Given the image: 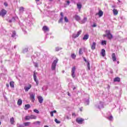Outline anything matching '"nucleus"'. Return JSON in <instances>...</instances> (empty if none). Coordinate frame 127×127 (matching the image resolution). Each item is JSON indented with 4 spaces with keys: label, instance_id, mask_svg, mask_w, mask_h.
<instances>
[{
    "label": "nucleus",
    "instance_id": "1",
    "mask_svg": "<svg viewBox=\"0 0 127 127\" xmlns=\"http://www.w3.org/2000/svg\"><path fill=\"white\" fill-rule=\"evenodd\" d=\"M59 60L57 58H56V60L54 61L53 64H52V70H54L56 69V66L57 65V63L58 62Z\"/></svg>",
    "mask_w": 127,
    "mask_h": 127
},
{
    "label": "nucleus",
    "instance_id": "2",
    "mask_svg": "<svg viewBox=\"0 0 127 127\" xmlns=\"http://www.w3.org/2000/svg\"><path fill=\"white\" fill-rule=\"evenodd\" d=\"M106 34H107V38L108 39H109L111 40V39H113V36L112 34H111V31L109 30H106L105 31Z\"/></svg>",
    "mask_w": 127,
    "mask_h": 127
},
{
    "label": "nucleus",
    "instance_id": "3",
    "mask_svg": "<svg viewBox=\"0 0 127 127\" xmlns=\"http://www.w3.org/2000/svg\"><path fill=\"white\" fill-rule=\"evenodd\" d=\"M6 13H7V11H6L4 9H2L0 11V16H1L2 17H4Z\"/></svg>",
    "mask_w": 127,
    "mask_h": 127
},
{
    "label": "nucleus",
    "instance_id": "4",
    "mask_svg": "<svg viewBox=\"0 0 127 127\" xmlns=\"http://www.w3.org/2000/svg\"><path fill=\"white\" fill-rule=\"evenodd\" d=\"M75 71H76V66H73L71 68V76L72 78H75Z\"/></svg>",
    "mask_w": 127,
    "mask_h": 127
},
{
    "label": "nucleus",
    "instance_id": "5",
    "mask_svg": "<svg viewBox=\"0 0 127 127\" xmlns=\"http://www.w3.org/2000/svg\"><path fill=\"white\" fill-rule=\"evenodd\" d=\"M84 121V119L83 118H76V123H77V124H79V125H82Z\"/></svg>",
    "mask_w": 127,
    "mask_h": 127
},
{
    "label": "nucleus",
    "instance_id": "6",
    "mask_svg": "<svg viewBox=\"0 0 127 127\" xmlns=\"http://www.w3.org/2000/svg\"><path fill=\"white\" fill-rule=\"evenodd\" d=\"M82 33V30H79L77 32V34H73L72 35V38H77V37H79V36Z\"/></svg>",
    "mask_w": 127,
    "mask_h": 127
},
{
    "label": "nucleus",
    "instance_id": "7",
    "mask_svg": "<svg viewBox=\"0 0 127 127\" xmlns=\"http://www.w3.org/2000/svg\"><path fill=\"white\" fill-rule=\"evenodd\" d=\"M96 15H98L99 17H102L104 15V12L102 10H100L98 13L96 14Z\"/></svg>",
    "mask_w": 127,
    "mask_h": 127
},
{
    "label": "nucleus",
    "instance_id": "8",
    "mask_svg": "<svg viewBox=\"0 0 127 127\" xmlns=\"http://www.w3.org/2000/svg\"><path fill=\"white\" fill-rule=\"evenodd\" d=\"M61 17L60 18V19L58 21L59 23H61V22H63V19H64V15L63 14V12H62L61 13Z\"/></svg>",
    "mask_w": 127,
    "mask_h": 127
},
{
    "label": "nucleus",
    "instance_id": "9",
    "mask_svg": "<svg viewBox=\"0 0 127 127\" xmlns=\"http://www.w3.org/2000/svg\"><path fill=\"white\" fill-rule=\"evenodd\" d=\"M33 78H34V80L35 81V82H36V85L37 86H38V84H39L38 80H37V77H36V74H35V72H34V74H33Z\"/></svg>",
    "mask_w": 127,
    "mask_h": 127
},
{
    "label": "nucleus",
    "instance_id": "10",
    "mask_svg": "<svg viewBox=\"0 0 127 127\" xmlns=\"http://www.w3.org/2000/svg\"><path fill=\"white\" fill-rule=\"evenodd\" d=\"M33 78H34V80L35 81V82H36V85L37 86H38V84H39L38 80H37V77H36V74H35V72H34V74H33Z\"/></svg>",
    "mask_w": 127,
    "mask_h": 127
},
{
    "label": "nucleus",
    "instance_id": "11",
    "mask_svg": "<svg viewBox=\"0 0 127 127\" xmlns=\"http://www.w3.org/2000/svg\"><path fill=\"white\" fill-rule=\"evenodd\" d=\"M31 84H29L28 86H25L24 87V90L25 92H28V90H30L31 89Z\"/></svg>",
    "mask_w": 127,
    "mask_h": 127
},
{
    "label": "nucleus",
    "instance_id": "12",
    "mask_svg": "<svg viewBox=\"0 0 127 127\" xmlns=\"http://www.w3.org/2000/svg\"><path fill=\"white\" fill-rule=\"evenodd\" d=\"M42 30L45 32H47V31H49V28L47 26H44L42 28Z\"/></svg>",
    "mask_w": 127,
    "mask_h": 127
},
{
    "label": "nucleus",
    "instance_id": "13",
    "mask_svg": "<svg viewBox=\"0 0 127 127\" xmlns=\"http://www.w3.org/2000/svg\"><path fill=\"white\" fill-rule=\"evenodd\" d=\"M112 60L114 62L117 61V57H116V54L113 53L112 55Z\"/></svg>",
    "mask_w": 127,
    "mask_h": 127
},
{
    "label": "nucleus",
    "instance_id": "14",
    "mask_svg": "<svg viewBox=\"0 0 127 127\" xmlns=\"http://www.w3.org/2000/svg\"><path fill=\"white\" fill-rule=\"evenodd\" d=\"M30 98L32 100V102H34V101H35V94H31Z\"/></svg>",
    "mask_w": 127,
    "mask_h": 127
},
{
    "label": "nucleus",
    "instance_id": "15",
    "mask_svg": "<svg viewBox=\"0 0 127 127\" xmlns=\"http://www.w3.org/2000/svg\"><path fill=\"white\" fill-rule=\"evenodd\" d=\"M38 99L39 101V103H40V104H42V103H43V98L42 96L38 97Z\"/></svg>",
    "mask_w": 127,
    "mask_h": 127
},
{
    "label": "nucleus",
    "instance_id": "16",
    "mask_svg": "<svg viewBox=\"0 0 127 127\" xmlns=\"http://www.w3.org/2000/svg\"><path fill=\"white\" fill-rule=\"evenodd\" d=\"M91 48L92 50H95L96 49V43L94 42L92 45L91 46Z\"/></svg>",
    "mask_w": 127,
    "mask_h": 127
},
{
    "label": "nucleus",
    "instance_id": "17",
    "mask_svg": "<svg viewBox=\"0 0 127 127\" xmlns=\"http://www.w3.org/2000/svg\"><path fill=\"white\" fill-rule=\"evenodd\" d=\"M74 18H75V19H76L77 20V21H79L81 20V17H80V16H79L78 15H75L74 16Z\"/></svg>",
    "mask_w": 127,
    "mask_h": 127
},
{
    "label": "nucleus",
    "instance_id": "18",
    "mask_svg": "<svg viewBox=\"0 0 127 127\" xmlns=\"http://www.w3.org/2000/svg\"><path fill=\"white\" fill-rule=\"evenodd\" d=\"M101 54L102 55L103 57L106 56V51L104 49L101 50Z\"/></svg>",
    "mask_w": 127,
    "mask_h": 127
},
{
    "label": "nucleus",
    "instance_id": "19",
    "mask_svg": "<svg viewBox=\"0 0 127 127\" xmlns=\"http://www.w3.org/2000/svg\"><path fill=\"white\" fill-rule=\"evenodd\" d=\"M114 82H121V78L119 77H116L114 78Z\"/></svg>",
    "mask_w": 127,
    "mask_h": 127
},
{
    "label": "nucleus",
    "instance_id": "20",
    "mask_svg": "<svg viewBox=\"0 0 127 127\" xmlns=\"http://www.w3.org/2000/svg\"><path fill=\"white\" fill-rule=\"evenodd\" d=\"M17 105L18 106H21L22 105V100L21 99H19L17 101Z\"/></svg>",
    "mask_w": 127,
    "mask_h": 127
},
{
    "label": "nucleus",
    "instance_id": "21",
    "mask_svg": "<svg viewBox=\"0 0 127 127\" xmlns=\"http://www.w3.org/2000/svg\"><path fill=\"white\" fill-rule=\"evenodd\" d=\"M113 13L114 15H118V13H119V11L116 9H114L113 10Z\"/></svg>",
    "mask_w": 127,
    "mask_h": 127
},
{
    "label": "nucleus",
    "instance_id": "22",
    "mask_svg": "<svg viewBox=\"0 0 127 127\" xmlns=\"http://www.w3.org/2000/svg\"><path fill=\"white\" fill-rule=\"evenodd\" d=\"M89 39V35L88 34H85L84 35L83 38V40H87V39Z\"/></svg>",
    "mask_w": 127,
    "mask_h": 127
},
{
    "label": "nucleus",
    "instance_id": "23",
    "mask_svg": "<svg viewBox=\"0 0 127 127\" xmlns=\"http://www.w3.org/2000/svg\"><path fill=\"white\" fill-rule=\"evenodd\" d=\"M10 86L11 88H14V82L10 81Z\"/></svg>",
    "mask_w": 127,
    "mask_h": 127
},
{
    "label": "nucleus",
    "instance_id": "24",
    "mask_svg": "<svg viewBox=\"0 0 127 127\" xmlns=\"http://www.w3.org/2000/svg\"><path fill=\"white\" fill-rule=\"evenodd\" d=\"M88 18L86 17H84L83 20L81 21V23H85L87 20Z\"/></svg>",
    "mask_w": 127,
    "mask_h": 127
},
{
    "label": "nucleus",
    "instance_id": "25",
    "mask_svg": "<svg viewBox=\"0 0 127 127\" xmlns=\"http://www.w3.org/2000/svg\"><path fill=\"white\" fill-rule=\"evenodd\" d=\"M30 117H31V120H36V116L35 115H30Z\"/></svg>",
    "mask_w": 127,
    "mask_h": 127
},
{
    "label": "nucleus",
    "instance_id": "26",
    "mask_svg": "<svg viewBox=\"0 0 127 127\" xmlns=\"http://www.w3.org/2000/svg\"><path fill=\"white\" fill-rule=\"evenodd\" d=\"M25 120L26 121H29V120H31L30 116H26L25 117Z\"/></svg>",
    "mask_w": 127,
    "mask_h": 127
},
{
    "label": "nucleus",
    "instance_id": "27",
    "mask_svg": "<svg viewBox=\"0 0 127 127\" xmlns=\"http://www.w3.org/2000/svg\"><path fill=\"white\" fill-rule=\"evenodd\" d=\"M56 113H57L56 110H54L53 111L51 112L50 113L51 117H53L54 116V114H56Z\"/></svg>",
    "mask_w": 127,
    "mask_h": 127
},
{
    "label": "nucleus",
    "instance_id": "28",
    "mask_svg": "<svg viewBox=\"0 0 127 127\" xmlns=\"http://www.w3.org/2000/svg\"><path fill=\"white\" fill-rule=\"evenodd\" d=\"M30 105L26 104L25 105V110H28V109H30Z\"/></svg>",
    "mask_w": 127,
    "mask_h": 127
},
{
    "label": "nucleus",
    "instance_id": "29",
    "mask_svg": "<svg viewBox=\"0 0 127 127\" xmlns=\"http://www.w3.org/2000/svg\"><path fill=\"white\" fill-rule=\"evenodd\" d=\"M10 122L11 125H13L14 123V118H13V117H12L11 118H10Z\"/></svg>",
    "mask_w": 127,
    "mask_h": 127
},
{
    "label": "nucleus",
    "instance_id": "30",
    "mask_svg": "<svg viewBox=\"0 0 127 127\" xmlns=\"http://www.w3.org/2000/svg\"><path fill=\"white\" fill-rule=\"evenodd\" d=\"M24 125L25 127H28L30 126V122H25L24 123Z\"/></svg>",
    "mask_w": 127,
    "mask_h": 127
},
{
    "label": "nucleus",
    "instance_id": "31",
    "mask_svg": "<svg viewBox=\"0 0 127 127\" xmlns=\"http://www.w3.org/2000/svg\"><path fill=\"white\" fill-rule=\"evenodd\" d=\"M77 8H78V9H81V8H82V4H81L80 3H77Z\"/></svg>",
    "mask_w": 127,
    "mask_h": 127
},
{
    "label": "nucleus",
    "instance_id": "32",
    "mask_svg": "<svg viewBox=\"0 0 127 127\" xmlns=\"http://www.w3.org/2000/svg\"><path fill=\"white\" fill-rule=\"evenodd\" d=\"M101 44L102 45H107V41L106 40L102 41Z\"/></svg>",
    "mask_w": 127,
    "mask_h": 127
},
{
    "label": "nucleus",
    "instance_id": "33",
    "mask_svg": "<svg viewBox=\"0 0 127 127\" xmlns=\"http://www.w3.org/2000/svg\"><path fill=\"white\" fill-rule=\"evenodd\" d=\"M19 10V11H24V7H20Z\"/></svg>",
    "mask_w": 127,
    "mask_h": 127
},
{
    "label": "nucleus",
    "instance_id": "34",
    "mask_svg": "<svg viewBox=\"0 0 127 127\" xmlns=\"http://www.w3.org/2000/svg\"><path fill=\"white\" fill-rule=\"evenodd\" d=\"M71 58L72 59H75V58H76V55H75V54H72Z\"/></svg>",
    "mask_w": 127,
    "mask_h": 127
},
{
    "label": "nucleus",
    "instance_id": "35",
    "mask_svg": "<svg viewBox=\"0 0 127 127\" xmlns=\"http://www.w3.org/2000/svg\"><path fill=\"white\" fill-rule=\"evenodd\" d=\"M78 53L79 55H82V54H83V52H82V49H79Z\"/></svg>",
    "mask_w": 127,
    "mask_h": 127
},
{
    "label": "nucleus",
    "instance_id": "36",
    "mask_svg": "<svg viewBox=\"0 0 127 127\" xmlns=\"http://www.w3.org/2000/svg\"><path fill=\"white\" fill-rule=\"evenodd\" d=\"M87 68L88 70H91V67H90V63L87 62Z\"/></svg>",
    "mask_w": 127,
    "mask_h": 127
},
{
    "label": "nucleus",
    "instance_id": "37",
    "mask_svg": "<svg viewBox=\"0 0 127 127\" xmlns=\"http://www.w3.org/2000/svg\"><path fill=\"white\" fill-rule=\"evenodd\" d=\"M64 21L65 22H68L69 20H68V18L66 16L64 17Z\"/></svg>",
    "mask_w": 127,
    "mask_h": 127
},
{
    "label": "nucleus",
    "instance_id": "38",
    "mask_svg": "<svg viewBox=\"0 0 127 127\" xmlns=\"http://www.w3.org/2000/svg\"><path fill=\"white\" fill-rule=\"evenodd\" d=\"M34 113H36V114H39V111H38V110L35 109V110H34Z\"/></svg>",
    "mask_w": 127,
    "mask_h": 127
},
{
    "label": "nucleus",
    "instance_id": "39",
    "mask_svg": "<svg viewBox=\"0 0 127 127\" xmlns=\"http://www.w3.org/2000/svg\"><path fill=\"white\" fill-rule=\"evenodd\" d=\"M15 35H16V33H15V31H13V33H12V37H14V36H15Z\"/></svg>",
    "mask_w": 127,
    "mask_h": 127
},
{
    "label": "nucleus",
    "instance_id": "40",
    "mask_svg": "<svg viewBox=\"0 0 127 127\" xmlns=\"http://www.w3.org/2000/svg\"><path fill=\"white\" fill-rule=\"evenodd\" d=\"M55 122L57 123V124H60V121H58V120H57V119H55Z\"/></svg>",
    "mask_w": 127,
    "mask_h": 127
},
{
    "label": "nucleus",
    "instance_id": "41",
    "mask_svg": "<svg viewBox=\"0 0 127 127\" xmlns=\"http://www.w3.org/2000/svg\"><path fill=\"white\" fill-rule=\"evenodd\" d=\"M4 5L6 7L8 6V4H7V2H4Z\"/></svg>",
    "mask_w": 127,
    "mask_h": 127
},
{
    "label": "nucleus",
    "instance_id": "42",
    "mask_svg": "<svg viewBox=\"0 0 127 127\" xmlns=\"http://www.w3.org/2000/svg\"><path fill=\"white\" fill-rule=\"evenodd\" d=\"M17 127H23V126H22V125H19V124H17Z\"/></svg>",
    "mask_w": 127,
    "mask_h": 127
},
{
    "label": "nucleus",
    "instance_id": "43",
    "mask_svg": "<svg viewBox=\"0 0 127 127\" xmlns=\"http://www.w3.org/2000/svg\"><path fill=\"white\" fill-rule=\"evenodd\" d=\"M109 121H112L113 120V116H110L109 117Z\"/></svg>",
    "mask_w": 127,
    "mask_h": 127
},
{
    "label": "nucleus",
    "instance_id": "44",
    "mask_svg": "<svg viewBox=\"0 0 127 127\" xmlns=\"http://www.w3.org/2000/svg\"><path fill=\"white\" fill-rule=\"evenodd\" d=\"M83 59H84L85 62H86V63H88V62H89L87 61V60L86 59V58L83 57Z\"/></svg>",
    "mask_w": 127,
    "mask_h": 127
},
{
    "label": "nucleus",
    "instance_id": "45",
    "mask_svg": "<svg viewBox=\"0 0 127 127\" xmlns=\"http://www.w3.org/2000/svg\"><path fill=\"white\" fill-rule=\"evenodd\" d=\"M72 117H76V114H75V113H72Z\"/></svg>",
    "mask_w": 127,
    "mask_h": 127
},
{
    "label": "nucleus",
    "instance_id": "46",
    "mask_svg": "<svg viewBox=\"0 0 127 127\" xmlns=\"http://www.w3.org/2000/svg\"><path fill=\"white\" fill-rule=\"evenodd\" d=\"M107 34H104V35H103V37H107Z\"/></svg>",
    "mask_w": 127,
    "mask_h": 127
},
{
    "label": "nucleus",
    "instance_id": "47",
    "mask_svg": "<svg viewBox=\"0 0 127 127\" xmlns=\"http://www.w3.org/2000/svg\"><path fill=\"white\" fill-rule=\"evenodd\" d=\"M6 87H7V88H8V87H9V84L6 83Z\"/></svg>",
    "mask_w": 127,
    "mask_h": 127
},
{
    "label": "nucleus",
    "instance_id": "48",
    "mask_svg": "<svg viewBox=\"0 0 127 127\" xmlns=\"http://www.w3.org/2000/svg\"><path fill=\"white\" fill-rule=\"evenodd\" d=\"M66 2H67V4H70V1L67 0V1H66Z\"/></svg>",
    "mask_w": 127,
    "mask_h": 127
},
{
    "label": "nucleus",
    "instance_id": "49",
    "mask_svg": "<svg viewBox=\"0 0 127 127\" xmlns=\"http://www.w3.org/2000/svg\"><path fill=\"white\" fill-rule=\"evenodd\" d=\"M97 26V25H96V24H94L93 25V27H96Z\"/></svg>",
    "mask_w": 127,
    "mask_h": 127
},
{
    "label": "nucleus",
    "instance_id": "50",
    "mask_svg": "<svg viewBox=\"0 0 127 127\" xmlns=\"http://www.w3.org/2000/svg\"><path fill=\"white\" fill-rule=\"evenodd\" d=\"M35 67H38V64H35Z\"/></svg>",
    "mask_w": 127,
    "mask_h": 127
},
{
    "label": "nucleus",
    "instance_id": "51",
    "mask_svg": "<svg viewBox=\"0 0 127 127\" xmlns=\"http://www.w3.org/2000/svg\"><path fill=\"white\" fill-rule=\"evenodd\" d=\"M56 51H59V48H56Z\"/></svg>",
    "mask_w": 127,
    "mask_h": 127
},
{
    "label": "nucleus",
    "instance_id": "52",
    "mask_svg": "<svg viewBox=\"0 0 127 127\" xmlns=\"http://www.w3.org/2000/svg\"><path fill=\"white\" fill-rule=\"evenodd\" d=\"M66 119H67V120H69V116H67L65 117Z\"/></svg>",
    "mask_w": 127,
    "mask_h": 127
},
{
    "label": "nucleus",
    "instance_id": "53",
    "mask_svg": "<svg viewBox=\"0 0 127 127\" xmlns=\"http://www.w3.org/2000/svg\"><path fill=\"white\" fill-rule=\"evenodd\" d=\"M75 89H76V87H74L73 88V90H75Z\"/></svg>",
    "mask_w": 127,
    "mask_h": 127
},
{
    "label": "nucleus",
    "instance_id": "54",
    "mask_svg": "<svg viewBox=\"0 0 127 127\" xmlns=\"http://www.w3.org/2000/svg\"><path fill=\"white\" fill-rule=\"evenodd\" d=\"M39 0H35V1H36V2H38V1H39Z\"/></svg>",
    "mask_w": 127,
    "mask_h": 127
},
{
    "label": "nucleus",
    "instance_id": "55",
    "mask_svg": "<svg viewBox=\"0 0 127 127\" xmlns=\"http://www.w3.org/2000/svg\"><path fill=\"white\" fill-rule=\"evenodd\" d=\"M37 123V124H40V122H39V121H38Z\"/></svg>",
    "mask_w": 127,
    "mask_h": 127
},
{
    "label": "nucleus",
    "instance_id": "56",
    "mask_svg": "<svg viewBox=\"0 0 127 127\" xmlns=\"http://www.w3.org/2000/svg\"><path fill=\"white\" fill-rule=\"evenodd\" d=\"M117 63H118V64H120V62H119V61H118V62H117Z\"/></svg>",
    "mask_w": 127,
    "mask_h": 127
},
{
    "label": "nucleus",
    "instance_id": "57",
    "mask_svg": "<svg viewBox=\"0 0 127 127\" xmlns=\"http://www.w3.org/2000/svg\"><path fill=\"white\" fill-rule=\"evenodd\" d=\"M0 125H1V122H0Z\"/></svg>",
    "mask_w": 127,
    "mask_h": 127
},
{
    "label": "nucleus",
    "instance_id": "58",
    "mask_svg": "<svg viewBox=\"0 0 127 127\" xmlns=\"http://www.w3.org/2000/svg\"><path fill=\"white\" fill-rule=\"evenodd\" d=\"M50 1H52V0H49Z\"/></svg>",
    "mask_w": 127,
    "mask_h": 127
},
{
    "label": "nucleus",
    "instance_id": "59",
    "mask_svg": "<svg viewBox=\"0 0 127 127\" xmlns=\"http://www.w3.org/2000/svg\"><path fill=\"white\" fill-rule=\"evenodd\" d=\"M81 112H82V109H80Z\"/></svg>",
    "mask_w": 127,
    "mask_h": 127
}]
</instances>
